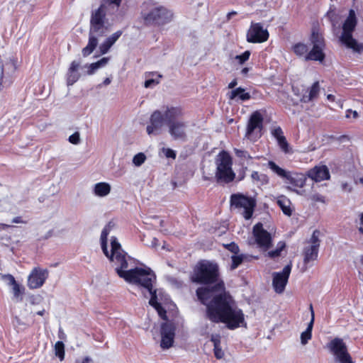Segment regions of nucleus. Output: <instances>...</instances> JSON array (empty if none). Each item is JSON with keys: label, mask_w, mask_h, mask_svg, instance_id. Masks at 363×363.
<instances>
[{"label": "nucleus", "mask_w": 363, "mask_h": 363, "mask_svg": "<svg viewBox=\"0 0 363 363\" xmlns=\"http://www.w3.org/2000/svg\"><path fill=\"white\" fill-rule=\"evenodd\" d=\"M201 302L206 306V316L213 323H223L234 330L244 323V314L240 309L233 307L232 297L225 291L223 281L212 287H201L196 290Z\"/></svg>", "instance_id": "obj_1"}, {"label": "nucleus", "mask_w": 363, "mask_h": 363, "mask_svg": "<svg viewBox=\"0 0 363 363\" xmlns=\"http://www.w3.org/2000/svg\"><path fill=\"white\" fill-rule=\"evenodd\" d=\"M183 115L179 106H163L152 112L150 118V124L146 130L149 135H159L164 125L169 128V133L175 140L184 141L186 139L187 123L177 120Z\"/></svg>", "instance_id": "obj_2"}, {"label": "nucleus", "mask_w": 363, "mask_h": 363, "mask_svg": "<svg viewBox=\"0 0 363 363\" xmlns=\"http://www.w3.org/2000/svg\"><path fill=\"white\" fill-rule=\"evenodd\" d=\"M119 277L125 281L141 287L145 291H142L145 298L150 296L149 303L155 308L161 304L157 302V290L153 289V282L156 280L155 273L150 268L135 267L129 269L128 273H119Z\"/></svg>", "instance_id": "obj_3"}, {"label": "nucleus", "mask_w": 363, "mask_h": 363, "mask_svg": "<svg viewBox=\"0 0 363 363\" xmlns=\"http://www.w3.org/2000/svg\"><path fill=\"white\" fill-rule=\"evenodd\" d=\"M106 8L101 5L97 9L92 11L90 18L89 42L82 49V55L87 57L92 53L98 45V38L103 37L108 32V26H106Z\"/></svg>", "instance_id": "obj_4"}, {"label": "nucleus", "mask_w": 363, "mask_h": 363, "mask_svg": "<svg viewBox=\"0 0 363 363\" xmlns=\"http://www.w3.org/2000/svg\"><path fill=\"white\" fill-rule=\"evenodd\" d=\"M101 249L104 255L109 259V260L113 262L116 265V272L119 276V273H128L129 269L128 261L126 258V252L121 248V244L118 242L117 239L114 237L111 238V253L108 252L107 249V241L101 240Z\"/></svg>", "instance_id": "obj_5"}, {"label": "nucleus", "mask_w": 363, "mask_h": 363, "mask_svg": "<svg viewBox=\"0 0 363 363\" xmlns=\"http://www.w3.org/2000/svg\"><path fill=\"white\" fill-rule=\"evenodd\" d=\"M357 24V20L355 12L350 9L349 15L342 25V32L340 36V40L347 48L352 49L354 51L360 52L363 50V45L359 44L352 37V33Z\"/></svg>", "instance_id": "obj_6"}, {"label": "nucleus", "mask_w": 363, "mask_h": 363, "mask_svg": "<svg viewBox=\"0 0 363 363\" xmlns=\"http://www.w3.org/2000/svg\"><path fill=\"white\" fill-rule=\"evenodd\" d=\"M218 277V265L208 261H201L194 269L192 281L199 284H208L216 282Z\"/></svg>", "instance_id": "obj_7"}, {"label": "nucleus", "mask_w": 363, "mask_h": 363, "mask_svg": "<svg viewBox=\"0 0 363 363\" xmlns=\"http://www.w3.org/2000/svg\"><path fill=\"white\" fill-rule=\"evenodd\" d=\"M216 179L218 183H230L235 179V174L233 171V161L230 155L222 151L216 158Z\"/></svg>", "instance_id": "obj_8"}, {"label": "nucleus", "mask_w": 363, "mask_h": 363, "mask_svg": "<svg viewBox=\"0 0 363 363\" xmlns=\"http://www.w3.org/2000/svg\"><path fill=\"white\" fill-rule=\"evenodd\" d=\"M144 23L147 26H162L169 23L173 13L164 6L155 7L147 13H142Z\"/></svg>", "instance_id": "obj_9"}, {"label": "nucleus", "mask_w": 363, "mask_h": 363, "mask_svg": "<svg viewBox=\"0 0 363 363\" xmlns=\"http://www.w3.org/2000/svg\"><path fill=\"white\" fill-rule=\"evenodd\" d=\"M310 40L313 45L312 50L308 53V47L303 43H296L293 46V51L298 56L305 55V60H318V29L315 26V22L312 23L311 34Z\"/></svg>", "instance_id": "obj_10"}, {"label": "nucleus", "mask_w": 363, "mask_h": 363, "mask_svg": "<svg viewBox=\"0 0 363 363\" xmlns=\"http://www.w3.org/2000/svg\"><path fill=\"white\" fill-rule=\"evenodd\" d=\"M231 208L243 209L242 216L246 219H250L253 214L256 206V201L241 194H233L230 196Z\"/></svg>", "instance_id": "obj_11"}, {"label": "nucleus", "mask_w": 363, "mask_h": 363, "mask_svg": "<svg viewBox=\"0 0 363 363\" xmlns=\"http://www.w3.org/2000/svg\"><path fill=\"white\" fill-rule=\"evenodd\" d=\"M329 347L335 359L340 363H353L352 358L342 339L336 337L332 340L329 343Z\"/></svg>", "instance_id": "obj_12"}, {"label": "nucleus", "mask_w": 363, "mask_h": 363, "mask_svg": "<svg viewBox=\"0 0 363 363\" xmlns=\"http://www.w3.org/2000/svg\"><path fill=\"white\" fill-rule=\"evenodd\" d=\"M269 32L260 23L252 22L247 32L246 39L248 43H262L269 39Z\"/></svg>", "instance_id": "obj_13"}, {"label": "nucleus", "mask_w": 363, "mask_h": 363, "mask_svg": "<svg viewBox=\"0 0 363 363\" xmlns=\"http://www.w3.org/2000/svg\"><path fill=\"white\" fill-rule=\"evenodd\" d=\"M263 116L259 111L253 112L247 123L245 136L250 138L255 132L256 138H260L262 135L261 131L263 128Z\"/></svg>", "instance_id": "obj_14"}, {"label": "nucleus", "mask_w": 363, "mask_h": 363, "mask_svg": "<svg viewBox=\"0 0 363 363\" xmlns=\"http://www.w3.org/2000/svg\"><path fill=\"white\" fill-rule=\"evenodd\" d=\"M291 270V264L286 265L281 272H274L272 285L277 294H281L286 287Z\"/></svg>", "instance_id": "obj_15"}, {"label": "nucleus", "mask_w": 363, "mask_h": 363, "mask_svg": "<svg viewBox=\"0 0 363 363\" xmlns=\"http://www.w3.org/2000/svg\"><path fill=\"white\" fill-rule=\"evenodd\" d=\"M160 347L163 350L170 348L174 343L175 336V326L172 323L166 322L162 324Z\"/></svg>", "instance_id": "obj_16"}, {"label": "nucleus", "mask_w": 363, "mask_h": 363, "mask_svg": "<svg viewBox=\"0 0 363 363\" xmlns=\"http://www.w3.org/2000/svg\"><path fill=\"white\" fill-rule=\"evenodd\" d=\"M252 233L259 247L263 248L264 250H268L271 247V235L263 228V225L261 223L255 225Z\"/></svg>", "instance_id": "obj_17"}, {"label": "nucleus", "mask_w": 363, "mask_h": 363, "mask_svg": "<svg viewBox=\"0 0 363 363\" xmlns=\"http://www.w3.org/2000/svg\"><path fill=\"white\" fill-rule=\"evenodd\" d=\"M48 277V271L34 268L28 278V286L31 289H38L43 285Z\"/></svg>", "instance_id": "obj_18"}, {"label": "nucleus", "mask_w": 363, "mask_h": 363, "mask_svg": "<svg viewBox=\"0 0 363 363\" xmlns=\"http://www.w3.org/2000/svg\"><path fill=\"white\" fill-rule=\"evenodd\" d=\"M306 177L302 174L296 172H289V175L285 179V183L289 184L286 189L295 191L298 194V191L296 188H301L305 184Z\"/></svg>", "instance_id": "obj_19"}, {"label": "nucleus", "mask_w": 363, "mask_h": 363, "mask_svg": "<svg viewBox=\"0 0 363 363\" xmlns=\"http://www.w3.org/2000/svg\"><path fill=\"white\" fill-rule=\"evenodd\" d=\"M318 230H315L313 233L311 238V243L308 247H306L304 250V262L308 263L311 261L315 260L318 256Z\"/></svg>", "instance_id": "obj_20"}, {"label": "nucleus", "mask_w": 363, "mask_h": 363, "mask_svg": "<svg viewBox=\"0 0 363 363\" xmlns=\"http://www.w3.org/2000/svg\"><path fill=\"white\" fill-rule=\"evenodd\" d=\"M276 201L284 215L287 216L292 215L294 210L291 208V202L289 199L284 195H280L276 198Z\"/></svg>", "instance_id": "obj_21"}, {"label": "nucleus", "mask_w": 363, "mask_h": 363, "mask_svg": "<svg viewBox=\"0 0 363 363\" xmlns=\"http://www.w3.org/2000/svg\"><path fill=\"white\" fill-rule=\"evenodd\" d=\"M111 185L107 182L96 183L93 188V193L99 197H104L111 192Z\"/></svg>", "instance_id": "obj_22"}, {"label": "nucleus", "mask_w": 363, "mask_h": 363, "mask_svg": "<svg viewBox=\"0 0 363 363\" xmlns=\"http://www.w3.org/2000/svg\"><path fill=\"white\" fill-rule=\"evenodd\" d=\"M310 309L311 311V322L308 323L306 330L301 334V342L302 345H306L308 342V341L311 338V331L314 321V312L311 304L310 305Z\"/></svg>", "instance_id": "obj_23"}, {"label": "nucleus", "mask_w": 363, "mask_h": 363, "mask_svg": "<svg viewBox=\"0 0 363 363\" xmlns=\"http://www.w3.org/2000/svg\"><path fill=\"white\" fill-rule=\"evenodd\" d=\"M236 97H238L242 101L249 100L251 97L250 93L245 92V89L242 87H238L235 89H233L230 93L229 98L233 100Z\"/></svg>", "instance_id": "obj_24"}, {"label": "nucleus", "mask_w": 363, "mask_h": 363, "mask_svg": "<svg viewBox=\"0 0 363 363\" xmlns=\"http://www.w3.org/2000/svg\"><path fill=\"white\" fill-rule=\"evenodd\" d=\"M318 94V82H315L310 90H306L303 95L301 101L303 103H308L312 101Z\"/></svg>", "instance_id": "obj_25"}, {"label": "nucleus", "mask_w": 363, "mask_h": 363, "mask_svg": "<svg viewBox=\"0 0 363 363\" xmlns=\"http://www.w3.org/2000/svg\"><path fill=\"white\" fill-rule=\"evenodd\" d=\"M268 167L275 174H277L281 178L286 179L290 172H287L285 169L279 167L274 162L269 161L268 162Z\"/></svg>", "instance_id": "obj_26"}, {"label": "nucleus", "mask_w": 363, "mask_h": 363, "mask_svg": "<svg viewBox=\"0 0 363 363\" xmlns=\"http://www.w3.org/2000/svg\"><path fill=\"white\" fill-rule=\"evenodd\" d=\"M247 259V255H245V254L233 255L231 257L232 264L230 265V269L231 270L235 269Z\"/></svg>", "instance_id": "obj_27"}, {"label": "nucleus", "mask_w": 363, "mask_h": 363, "mask_svg": "<svg viewBox=\"0 0 363 363\" xmlns=\"http://www.w3.org/2000/svg\"><path fill=\"white\" fill-rule=\"evenodd\" d=\"M347 137L346 135H340L339 137H335L334 135H324L322 137L321 139V145L332 144L336 141L341 142L343 139L347 138Z\"/></svg>", "instance_id": "obj_28"}, {"label": "nucleus", "mask_w": 363, "mask_h": 363, "mask_svg": "<svg viewBox=\"0 0 363 363\" xmlns=\"http://www.w3.org/2000/svg\"><path fill=\"white\" fill-rule=\"evenodd\" d=\"M286 244L284 242H279L277 245V247L275 250L269 251L267 252L268 257L270 258L274 259L276 257H278L281 255V251L285 248Z\"/></svg>", "instance_id": "obj_29"}, {"label": "nucleus", "mask_w": 363, "mask_h": 363, "mask_svg": "<svg viewBox=\"0 0 363 363\" xmlns=\"http://www.w3.org/2000/svg\"><path fill=\"white\" fill-rule=\"evenodd\" d=\"M55 355L62 361L65 358V345L61 341H57L55 345Z\"/></svg>", "instance_id": "obj_30"}, {"label": "nucleus", "mask_w": 363, "mask_h": 363, "mask_svg": "<svg viewBox=\"0 0 363 363\" xmlns=\"http://www.w3.org/2000/svg\"><path fill=\"white\" fill-rule=\"evenodd\" d=\"M330 179L329 169L326 165H319V182Z\"/></svg>", "instance_id": "obj_31"}, {"label": "nucleus", "mask_w": 363, "mask_h": 363, "mask_svg": "<svg viewBox=\"0 0 363 363\" xmlns=\"http://www.w3.org/2000/svg\"><path fill=\"white\" fill-rule=\"evenodd\" d=\"M121 35L122 31L118 30L117 32L113 33L111 36L107 38L104 42L106 44H108L110 46V48H111L112 45L117 41V40L121 37Z\"/></svg>", "instance_id": "obj_32"}, {"label": "nucleus", "mask_w": 363, "mask_h": 363, "mask_svg": "<svg viewBox=\"0 0 363 363\" xmlns=\"http://www.w3.org/2000/svg\"><path fill=\"white\" fill-rule=\"evenodd\" d=\"M146 160V156L143 152H139L136 154L133 159V163L137 166L139 167L142 165Z\"/></svg>", "instance_id": "obj_33"}, {"label": "nucleus", "mask_w": 363, "mask_h": 363, "mask_svg": "<svg viewBox=\"0 0 363 363\" xmlns=\"http://www.w3.org/2000/svg\"><path fill=\"white\" fill-rule=\"evenodd\" d=\"M234 152L235 155L239 158L244 160H251L252 158V157L250 156L248 152L245 150L235 148Z\"/></svg>", "instance_id": "obj_34"}, {"label": "nucleus", "mask_w": 363, "mask_h": 363, "mask_svg": "<svg viewBox=\"0 0 363 363\" xmlns=\"http://www.w3.org/2000/svg\"><path fill=\"white\" fill-rule=\"evenodd\" d=\"M113 224L111 222H109L103 229L101 234V240H105L107 241V237L113 228Z\"/></svg>", "instance_id": "obj_35"}, {"label": "nucleus", "mask_w": 363, "mask_h": 363, "mask_svg": "<svg viewBox=\"0 0 363 363\" xmlns=\"http://www.w3.org/2000/svg\"><path fill=\"white\" fill-rule=\"evenodd\" d=\"M79 78V74L76 72H69L68 71V76L67 79V83L68 86L72 85L75 83Z\"/></svg>", "instance_id": "obj_36"}, {"label": "nucleus", "mask_w": 363, "mask_h": 363, "mask_svg": "<svg viewBox=\"0 0 363 363\" xmlns=\"http://www.w3.org/2000/svg\"><path fill=\"white\" fill-rule=\"evenodd\" d=\"M250 56V52L249 50L245 51L242 54L236 55L235 60L238 61V62L241 65L244 64L247 60H249Z\"/></svg>", "instance_id": "obj_37"}, {"label": "nucleus", "mask_w": 363, "mask_h": 363, "mask_svg": "<svg viewBox=\"0 0 363 363\" xmlns=\"http://www.w3.org/2000/svg\"><path fill=\"white\" fill-rule=\"evenodd\" d=\"M278 145H279V147L281 148V150L284 152H285V153L290 152L291 149H290L289 145L286 138H284L281 140L279 141Z\"/></svg>", "instance_id": "obj_38"}, {"label": "nucleus", "mask_w": 363, "mask_h": 363, "mask_svg": "<svg viewBox=\"0 0 363 363\" xmlns=\"http://www.w3.org/2000/svg\"><path fill=\"white\" fill-rule=\"evenodd\" d=\"M225 248H226L228 250L233 252L234 255H237L240 252L239 246L235 243L234 242H232L229 244L224 245Z\"/></svg>", "instance_id": "obj_39"}, {"label": "nucleus", "mask_w": 363, "mask_h": 363, "mask_svg": "<svg viewBox=\"0 0 363 363\" xmlns=\"http://www.w3.org/2000/svg\"><path fill=\"white\" fill-rule=\"evenodd\" d=\"M308 177L313 181L318 182V165L314 166L308 172Z\"/></svg>", "instance_id": "obj_40"}, {"label": "nucleus", "mask_w": 363, "mask_h": 363, "mask_svg": "<svg viewBox=\"0 0 363 363\" xmlns=\"http://www.w3.org/2000/svg\"><path fill=\"white\" fill-rule=\"evenodd\" d=\"M68 140L70 143L74 145H78L81 141L79 133L75 132L69 137Z\"/></svg>", "instance_id": "obj_41"}, {"label": "nucleus", "mask_w": 363, "mask_h": 363, "mask_svg": "<svg viewBox=\"0 0 363 363\" xmlns=\"http://www.w3.org/2000/svg\"><path fill=\"white\" fill-rule=\"evenodd\" d=\"M214 355L218 359H220L224 356V352L222 350L220 345L214 346L213 348Z\"/></svg>", "instance_id": "obj_42"}, {"label": "nucleus", "mask_w": 363, "mask_h": 363, "mask_svg": "<svg viewBox=\"0 0 363 363\" xmlns=\"http://www.w3.org/2000/svg\"><path fill=\"white\" fill-rule=\"evenodd\" d=\"M11 286H13L14 296L18 298L23 293V288H21L17 282Z\"/></svg>", "instance_id": "obj_43"}, {"label": "nucleus", "mask_w": 363, "mask_h": 363, "mask_svg": "<svg viewBox=\"0 0 363 363\" xmlns=\"http://www.w3.org/2000/svg\"><path fill=\"white\" fill-rule=\"evenodd\" d=\"M162 150L166 157L175 159L176 152L173 150L163 147Z\"/></svg>", "instance_id": "obj_44"}, {"label": "nucleus", "mask_w": 363, "mask_h": 363, "mask_svg": "<svg viewBox=\"0 0 363 363\" xmlns=\"http://www.w3.org/2000/svg\"><path fill=\"white\" fill-rule=\"evenodd\" d=\"M251 177L254 181L264 182L267 177L265 174H261L258 172L255 171L252 173Z\"/></svg>", "instance_id": "obj_45"}, {"label": "nucleus", "mask_w": 363, "mask_h": 363, "mask_svg": "<svg viewBox=\"0 0 363 363\" xmlns=\"http://www.w3.org/2000/svg\"><path fill=\"white\" fill-rule=\"evenodd\" d=\"M1 277H2V279L10 286L16 283L14 277L11 274H4V275H2Z\"/></svg>", "instance_id": "obj_46"}, {"label": "nucleus", "mask_w": 363, "mask_h": 363, "mask_svg": "<svg viewBox=\"0 0 363 363\" xmlns=\"http://www.w3.org/2000/svg\"><path fill=\"white\" fill-rule=\"evenodd\" d=\"M86 67L88 68L87 74L89 75L93 74L96 70L99 69L98 64L96 62L91 63L89 65H86Z\"/></svg>", "instance_id": "obj_47"}, {"label": "nucleus", "mask_w": 363, "mask_h": 363, "mask_svg": "<svg viewBox=\"0 0 363 363\" xmlns=\"http://www.w3.org/2000/svg\"><path fill=\"white\" fill-rule=\"evenodd\" d=\"M211 341L213 343V347L220 345V336L218 334H213L211 337Z\"/></svg>", "instance_id": "obj_48"}, {"label": "nucleus", "mask_w": 363, "mask_h": 363, "mask_svg": "<svg viewBox=\"0 0 363 363\" xmlns=\"http://www.w3.org/2000/svg\"><path fill=\"white\" fill-rule=\"evenodd\" d=\"M81 62L79 61H73L69 68V72H76L80 66Z\"/></svg>", "instance_id": "obj_49"}, {"label": "nucleus", "mask_w": 363, "mask_h": 363, "mask_svg": "<svg viewBox=\"0 0 363 363\" xmlns=\"http://www.w3.org/2000/svg\"><path fill=\"white\" fill-rule=\"evenodd\" d=\"M110 48H111L110 46L108 44H106L105 42H104L99 46V50L102 55L107 53Z\"/></svg>", "instance_id": "obj_50"}, {"label": "nucleus", "mask_w": 363, "mask_h": 363, "mask_svg": "<svg viewBox=\"0 0 363 363\" xmlns=\"http://www.w3.org/2000/svg\"><path fill=\"white\" fill-rule=\"evenodd\" d=\"M159 314V315L164 320H167V315H166V311L165 309L162 306H160L158 308H155Z\"/></svg>", "instance_id": "obj_51"}, {"label": "nucleus", "mask_w": 363, "mask_h": 363, "mask_svg": "<svg viewBox=\"0 0 363 363\" xmlns=\"http://www.w3.org/2000/svg\"><path fill=\"white\" fill-rule=\"evenodd\" d=\"M322 40H323V39L319 37V64H322L325 59V53L320 47Z\"/></svg>", "instance_id": "obj_52"}, {"label": "nucleus", "mask_w": 363, "mask_h": 363, "mask_svg": "<svg viewBox=\"0 0 363 363\" xmlns=\"http://www.w3.org/2000/svg\"><path fill=\"white\" fill-rule=\"evenodd\" d=\"M159 84V81L153 79H147L145 82V87L149 88L152 87L156 84Z\"/></svg>", "instance_id": "obj_53"}, {"label": "nucleus", "mask_w": 363, "mask_h": 363, "mask_svg": "<svg viewBox=\"0 0 363 363\" xmlns=\"http://www.w3.org/2000/svg\"><path fill=\"white\" fill-rule=\"evenodd\" d=\"M284 135L282 129L280 127H277L272 130V135L277 138Z\"/></svg>", "instance_id": "obj_54"}, {"label": "nucleus", "mask_w": 363, "mask_h": 363, "mask_svg": "<svg viewBox=\"0 0 363 363\" xmlns=\"http://www.w3.org/2000/svg\"><path fill=\"white\" fill-rule=\"evenodd\" d=\"M359 221L358 223V230L359 233L363 235V212L359 214Z\"/></svg>", "instance_id": "obj_55"}, {"label": "nucleus", "mask_w": 363, "mask_h": 363, "mask_svg": "<svg viewBox=\"0 0 363 363\" xmlns=\"http://www.w3.org/2000/svg\"><path fill=\"white\" fill-rule=\"evenodd\" d=\"M108 57H103L100 60L97 61L96 63L98 64L99 68L105 66L108 63Z\"/></svg>", "instance_id": "obj_56"}, {"label": "nucleus", "mask_w": 363, "mask_h": 363, "mask_svg": "<svg viewBox=\"0 0 363 363\" xmlns=\"http://www.w3.org/2000/svg\"><path fill=\"white\" fill-rule=\"evenodd\" d=\"M351 116H352L353 118H357L358 117V113L356 111H352V109H348L346 111V117L350 118Z\"/></svg>", "instance_id": "obj_57"}, {"label": "nucleus", "mask_w": 363, "mask_h": 363, "mask_svg": "<svg viewBox=\"0 0 363 363\" xmlns=\"http://www.w3.org/2000/svg\"><path fill=\"white\" fill-rule=\"evenodd\" d=\"M75 363H93L92 359L89 357H86L82 361L77 359Z\"/></svg>", "instance_id": "obj_58"}, {"label": "nucleus", "mask_w": 363, "mask_h": 363, "mask_svg": "<svg viewBox=\"0 0 363 363\" xmlns=\"http://www.w3.org/2000/svg\"><path fill=\"white\" fill-rule=\"evenodd\" d=\"M3 78H4V67L3 65L1 66V74H0V91L4 88V84H3Z\"/></svg>", "instance_id": "obj_59"}, {"label": "nucleus", "mask_w": 363, "mask_h": 363, "mask_svg": "<svg viewBox=\"0 0 363 363\" xmlns=\"http://www.w3.org/2000/svg\"><path fill=\"white\" fill-rule=\"evenodd\" d=\"M147 245L152 247H156L159 245V240L156 238H152L151 242Z\"/></svg>", "instance_id": "obj_60"}, {"label": "nucleus", "mask_w": 363, "mask_h": 363, "mask_svg": "<svg viewBox=\"0 0 363 363\" xmlns=\"http://www.w3.org/2000/svg\"><path fill=\"white\" fill-rule=\"evenodd\" d=\"M341 186L343 191H351L352 190V187L347 182L342 183Z\"/></svg>", "instance_id": "obj_61"}, {"label": "nucleus", "mask_w": 363, "mask_h": 363, "mask_svg": "<svg viewBox=\"0 0 363 363\" xmlns=\"http://www.w3.org/2000/svg\"><path fill=\"white\" fill-rule=\"evenodd\" d=\"M12 223H26V221H23V220H22L21 217L18 216V217L14 218L12 220Z\"/></svg>", "instance_id": "obj_62"}, {"label": "nucleus", "mask_w": 363, "mask_h": 363, "mask_svg": "<svg viewBox=\"0 0 363 363\" xmlns=\"http://www.w3.org/2000/svg\"><path fill=\"white\" fill-rule=\"evenodd\" d=\"M238 84V80L237 79H234L229 84H228V88L229 89H233L234 87H235Z\"/></svg>", "instance_id": "obj_63"}, {"label": "nucleus", "mask_w": 363, "mask_h": 363, "mask_svg": "<svg viewBox=\"0 0 363 363\" xmlns=\"http://www.w3.org/2000/svg\"><path fill=\"white\" fill-rule=\"evenodd\" d=\"M327 99L330 101V102H334L335 100V96L333 94H328L327 95Z\"/></svg>", "instance_id": "obj_64"}]
</instances>
